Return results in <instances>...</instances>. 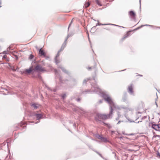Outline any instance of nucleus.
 <instances>
[{
    "label": "nucleus",
    "instance_id": "1",
    "mask_svg": "<svg viewBox=\"0 0 160 160\" xmlns=\"http://www.w3.org/2000/svg\"><path fill=\"white\" fill-rule=\"evenodd\" d=\"M102 94L104 99L109 104L110 111L109 114L107 115L98 113L96 114L95 118L97 121H101L102 120H104L111 118L112 117L113 111V107H115V104L109 96L108 95L106 94L103 92H102Z\"/></svg>",
    "mask_w": 160,
    "mask_h": 160
},
{
    "label": "nucleus",
    "instance_id": "2",
    "mask_svg": "<svg viewBox=\"0 0 160 160\" xmlns=\"http://www.w3.org/2000/svg\"><path fill=\"white\" fill-rule=\"evenodd\" d=\"M33 70L36 71L40 72H44L46 71L45 68L43 67L40 64H37Z\"/></svg>",
    "mask_w": 160,
    "mask_h": 160
},
{
    "label": "nucleus",
    "instance_id": "3",
    "mask_svg": "<svg viewBox=\"0 0 160 160\" xmlns=\"http://www.w3.org/2000/svg\"><path fill=\"white\" fill-rule=\"evenodd\" d=\"M152 127L155 130L160 131V124H152Z\"/></svg>",
    "mask_w": 160,
    "mask_h": 160
},
{
    "label": "nucleus",
    "instance_id": "4",
    "mask_svg": "<svg viewBox=\"0 0 160 160\" xmlns=\"http://www.w3.org/2000/svg\"><path fill=\"white\" fill-rule=\"evenodd\" d=\"M39 53L41 56H43L45 57L46 55L44 51L43 50H42V48L40 49Z\"/></svg>",
    "mask_w": 160,
    "mask_h": 160
},
{
    "label": "nucleus",
    "instance_id": "5",
    "mask_svg": "<svg viewBox=\"0 0 160 160\" xmlns=\"http://www.w3.org/2000/svg\"><path fill=\"white\" fill-rule=\"evenodd\" d=\"M128 90L129 92L131 94H132L133 93V88L132 85H131L128 87Z\"/></svg>",
    "mask_w": 160,
    "mask_h": 160
},
{
    "label": "nucleus",
    "instance_id": "6",
    "mask_svg": "<svg viewBox=\"0 0 160 160\" xmlns=\"http://www.w3.org/2000/svg\"><path fill=\"white\" fill-rule=\"evenodd\" d=\"M40 106L39 104L36 103L33 104L32 105V108L35 109H37Z\"/></svg>",
    "mask_w": 160,
    "mask_h": 160
},
{
    "label": "nucleus",
    "instance_id": "7",
    "mask_svg": "<svg viewBox=\"0 0 160 160\" xmlns=\"http://www.w3.org/2000/svg\"><path fill=\"white\" fill-rule=\"evenodd\" d=\"M129 14L131 17L132 18L135 17V13L132 11H130L129 12Z\"/></svg>",
    "mask_w": 160,
    "mask_h": 160
},
{
    "label": "nucleus",
    "instance_id": "8",
    "mask_svg": "<svg viewBox=\"0 0 160 160\" xmlns=\"http://www.w3.org/2000/svg\"><path fill=\"white\" fill-rule=\"evenodd\" d=\"M95 88H96L97 90H95L94 92H97L98 91L101 93V90L97 86V85L96 86V87Z\"/></svg>",
    "mask_w": 160,
    "mask_h": 160
},
{
    "label": "nucleus",
    "instance_id": "9",
    "mask_svg": "<svg viewBox=\"0 0 160 160\" xmlns=\"http://www.w3.org/2000/svg\"><path fill=\"white\" fill-rule=\"evenodd\" d=\"M36 116L37 118H38V119L41 118L42 117V115L40 114H36Z\"/></svg>",
    "mask_w": 160,
    "mask_h": 160
},
{
    "label": "nucleus",
    "instance_id": "10",
    "mask_svg": "<svg viewBox=\"0 0 160 160\" xmlns=\"http://www.w3.org/2000/svg\"><path fill=\"white\" fill-rule=\"evenodd\" d=\"M32 71V69L31 68H30L29 69L26 70V72L28 73H30Z\"/></svg>",
    "mask_w": 160,
    "mask_h": 160
},
{
    "label": "nucleus",
    "instance_id": "11",
    "mask_svg": "<svg viewBox=\"0 0 160 160\" xmlns=\"http://www.w3.org/2000/svg\"><path fill=\"white\" fill-rule=\"evenodd\" d=\"M101 141L104 142H106L108 141L107 139L104 137H102V138H101Z\"/></svg>",
    "mask_w": 160,
    "mask_h": 160
},
{
    "label": "nucleus",
    "instance_id": "12",
    "mask_svg": "<svg viewBox=\"0 0 160 160\" xmlns=\"http://www.w3.org/2000/svg\"><path fill=\"white\" fill-rule=\"evenodd\" d=\"M90 5V3L89 2H88L86 3L84 5V6L85 8H87Z\"/></svg>",
    "mask_w": 160,
    "mask_h": 160
},
{
    "label": "nucleus",
    "instance_id": "13",
    "mask_svg": "<svg viewBox=\"0 0 160 160\" xmlns=\"http://www.w3.org/2000/svg\"><path fill=\"white\" fill-rule=\"evenodd\" d=\"M96 2L100 6H102V5L101 4L99 1V0H95Z\"/></svg>",
    "mask_w": 160,
    "mask_h": 160
},
{
    "label": "nucleus",
    "instance_id": "14",
    "mask_svg": "<svg viewBox=\"0 0 160 160\" xmlns=\"http://www.w3.org/2000/svg\"><path fill=\"white\" fill-rule=\"evenodd\" d=\"M34 56L33 55L31 54L29 57V59H32L34 58Z\"/></svg>",
    "mask_w": 160,
    "mask_h": 160
},
{
    "label": "nucleus",
    "instance_id": "15",
    "mask_svg": "<svg viewBox=\"0 0 160 160\" xmlns=\"http://www.w3.org/2000/svg\"><path fill=\"white\" fill-rule=\"evenodd\" d=\"M74 18H73L72 19V21H71L70 23L69 24V27H68V28H69V27H70V26L71 25V24H72V22H73V20H74Z\"/></svg>",
    "mask_w": 160,
    "mask_h": 160
},
{
    "label": "nucleus",
    "instance_id": "16",
    "mask_svg": "<svg viewBox=\"0 0 160 160\" xmlns=\"http://www.w3.org/2000/svg\"><path fill=\"white\" fill-rule=\"evenodd\" d=\"M7 58V56L6 55H4L2 58L3 59H5Z\"/></svg>",
    "mask_w": 160,
    "mask_h": 160
},
{
    "label": "nucleus",
    "instance_id": "17",
    "mask_svg": "<svg viewBox=\"0 0 160 160\" xmlns=\"http://www.w3.org/2000/svg\"><path fill=\"white\" fill-rule=\"evenodd\" d=\"M128 35H126V36H125L123 38H122V39L123 40L124 39L126 38H127V37H128Z\"/></svg>",
    "mask_w": 160,
    "mask_h": 160
},
{
    "label": "nucleus",
    "instance_id": "18",
    "mask_svg": "<svg viewBox=\"0 0 160 160\" xmlns=\"http://www.w3.org/2000/svg\"><path fill=\"white\" fill-rule=\"evenodd\" d=\"M157 156H158L159 157H160V152H158V153L157 154Z\"/></svg>",
    "mask_w": 160,
    "mask_h": 160
},
{
    "label": "nucleus",
    "instance_id": "19",
    "mask_svg": "<svg viewBox=\"0 0 160 160\" xmlns=\"http://www.w3.org/2000/svg\"><path fill=\"white\" fill-rule=\"evenodd\" d=\"M118 118L116 119V120H118L120 117V115H119V113L118 114Z\"/></svg>",
    "mask_w": 160,
    "mask_h": 160
},
{
    "label": "nucleus",
    "instance_id": "20",
    "mask_svg": "<svg viewBox=\"0 0 160 160\" xmlns=\"http://www.w3.org/2000/svg\"><path fill=\"white\" fill-rule=\"evenodd\" d=\"M102 138V136H98V138L99 139H100L101 140V138Z\"/></svg>",
    "mask_w": 160,
    "mask_h": 160
},
{
    "label": "nucleus",
    "instance_id": "21",
    "mask_svg": "<svg viewBox=\"0 0 160 160\" xmlns=\"http://www.w3.org/2000/svg\"><path fill=\"white\" fill-rule=\"evenodd\" d=\"M7 61H9V58H7L5 59Z\"/></svg>",
    "mask_w": 160,
    "mask_h": 160
},
{
    "label": "nucleus",
    "instance_id": "22",
    "mask_svg": "<svg viewBox=\"0 0 160 160\" xmlns=\"http://www.w3.org/2000/svg\"><path fill=\"white\" fill-rule=\"evenodd\" d=\"M66 96V95L65 94L64 95H63V96H62V97L63 98H64Z\"/></svg>",
    "mask_w": 160,
    "mask_h": 160
},
{
    "label": "nucleus",
    "instance_id": "23",
    "mask_svg": "<svg viewBox=\"0 0 160 160\" xmlns=\"http://www.w3.org/2000/svg\"><path fill=\"white\" fill-rule=\"evenodd\" d=\"M86 80H84L83 81L84 83H86Z\"/></svg>",
    "mask_w": 160,
    "mask_h": 160
},
{
    "label": "nucleus",
    "instance_id": "24",
    "mask_svg": "<svg viewBox=\"0 0 160 160\" xmlns=\"http://www.w3.org/2000/svg\"><path fill=\"white\" fill-rule=\"evenodd\" d=\"M100 25H106V24H100Z\"/></svg>",
    "mask_w": 160,
    "mask_h": 160
},
{
    "label": "nucleus",
    "instance_id": "25",
    "mask_svg": "<svg viewBox=\"0 0 160 160\" xmlns=\"http://www.w3.org/2000/svg\"><path fill=\"white\" fill-rule=\"evenodd\" d=\"M99 102H100V103H101V102H102V100H100V101H99Z\"/></svg>",
    "mask_w": 160,
    "mask_h": 160
},
{
    "label": "nucleus",
    "instance_id": "26",
    "mask_svg": "<svg viewBox=\"0 0 160 160\" xmlns=\"http://www.w3.org/2000/svg\"><path fill=\"white\" fill-rule=\"evenodd\" d=\"M120 122V121H119V122H118V123H117V124L119 123Z\"/></svg>",
    "mask_w": 160,
    "mask_h": 160
},
{
    "label": "nucleus",
    "instance_id": "27",
    "mask_svg": "<svg viewBox=\"0 0 160 160\" xmlns=\"http://www.w3.org/2000/svg\"><path fill=\"white\" fill-rule=\"evenodd\" d=\"M22 125V123H21V124H20V126H21Z\"/></svg>",
    "mask_w": 160,
    "mask_h": 160
},
{
    "label": "nucleus",
    "instance_id": "28",
    "mask_svg": "<svg viewBox=\"0 0 160 160\" xmlns=\"http://www.w3.org/2000/svg\"><path fill=\"white\" fill-rule=\"evenodd\" d=\"M16 59H17L18 58V57H17V56H16Z\"/></svg>",
    "mask_w": 160,
    "mask_h": 160
},
{
    "label": "nucleus",
    "instance_id": "29",
    "mask_svg": "<svg viewBox=\"0 0 160 160\" xmlns=\"http://www.w3.org/2000/svg\"><path fill=\"white\" fill-rule=\"evenodd\" d=\"M157 136L158 137H159V135H157Z\"/></svg>",
    "mask_w": 160,
    "mask_h": 160
}]
</instances>
